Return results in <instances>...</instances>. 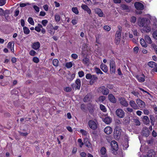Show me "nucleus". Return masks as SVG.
Masks as SVG:
<instances>
[{
	"label": "nucleus",
	"instance_id": "f257e3e1",
	"mask_svg": "<svg viewBox=\"0 0 157 157\" xmlns=\"http://www.w3.org/2000/svg\"><path fill=\"white\" fill-rule=\"evenodd\" d=\"M121 135V130L118 127H116L113 132L114 137L116 140H118L120 138Z\"/></svg>",
	"mask_w": 157,
	"mask_h": 157
},
{
	"label": "nucleus",
	"instance_id": "f03ea898",
	"mask_svg": "<svg viewBox=\"0 0 157 157\" xmlns=\"http://www.w3.org/2000/svg\"><path fill=\"white\" fill-rule=\"evenodd\" d=\"M98 91L99 93H101L104 95H107L109 93V90L104 86H101L98 88Z\"/></svg>",
	"mask_w": 157,
	"mask_h": 157
},
{
	"label": "nucleus",
	"instance_id": "7ed1b4c3",
	"mask_svg": "<svg viewBox=\"0 0 157 157\" xmlns=\"http://www.w3.org/2000/svg\"><path fill=\"white\" fill-rule=\"evenodd\" d=\"M116 66L115 62L113 60H111L110 62V71L111 74H115L116 71Z\"/></svg>",
	"mask_w": 157,
	"mask_h": 157
},
{
	"label": "nucleus",
	"instance_id": "20e7f679",
	"mask_svg": "<svg viewBox=\"0 0 157 157\" xmlns=\"http://www.w3.org/2000/svg\"><path fill=\"white\" fill-rule=\"evenodd\" d=\"M116 115L119 117L122 118L125 116L123 110L120 109H117L116 111Z\"/></svg>",
	"mask_w": 157,
	"mask_h": 157
},
{
	"label": "nucleus",
	"instance_id": "39448f33",
	"mask_svg": "<svg viewBox=\"0 0 157 157\" xmlns=\"http://www.w3.org/2000/svg\"><path fill=\"white\" fill-rule=\"evenodd\" d=\"M93 95L92 93H89L86 95L84 97L83 101L84 102H87L91 101L93 98Z\"/></svg>",
	"mask_w": 157,
	"mask_h": 157
},
{
	"label": "nucleus",
	"instance_id": "423d86ee",
	"mask_svg": "<svg viewBox=\"0 0 157 157\" xmlns=\"http://www.w3.org/2000/svg\"><path fill=\"white\" fill-rule=\"evenodd\" d=\"M94 105L91 103H89L87 105V108L90 114H92L94 113L95 109Z\"/></svg>",
	"mask_w": 157,
	"mask_h": 157
},
{
	"label": "nucleus",
	"instance_id": "0eeeda50",
	"mask_svg": "<svg viewBox=\"0 0 157 157\" xmlns=\"http://www.w3.org/2000/svg\"><path fill=\"white\" fill-rule=\"evenodd\" d=\"M89 127L93 130H95L97 128L96 123L93 120H90L88 122Z\"/></svg>",
	"mask_w": 157,
	"mask_h": 157
},
{
	"label": "nucleus",
	"instance_id": "6e6552de",
	"mask_svg": "<svg viewBox=\"0 0 157 157\" xmlns=\"http://www.w3.org/2000/svg\"><path fill=\"white\" fill-rule=\"evenodd\" d=\"M47 29L48 32L51 35H53L54 34L55 32L53 30V27L51 24H49L47 25Z\"/></svg>",
	"mask_w": 157,
	"mask_h": 157
},
{
	"label": "nucleus",
	"instance_id": "1a4fd4ad",
	"mask_svg": "<svg viewBox=\"0 0 157 157\" xmlns=\"http://www.w3.org/2000/svg\"><path fill=\"white\" fill-rule=\"evenodd\" d=\"M150 134V131L148 128L146 126L144 127L143 129L142 134L146 137H148Z\"/></svg>",
	"mask_w": 157,
	"mask_h": 157
},
{
	"label": "nucleus",
	"instance_id": "9d476101",
	"mask_svg": "<svg viewBox=\"0 0 157 157\" xmlns=\"http://www.w3.org/2000/svg\"><path fill=\"white\" fill-rule=\"evenodd\" d=\"M134 6L137 10H142L144 9L143 5L140 2H136L134 3Z\"/></svg>",
	"mask_w": 157,
	"mask_h": 157
},
{
	"label": "nucleus",
	"instance_id": "9b49d317",
	"mask_svg": "<svg viewBox=\"0 0 157 157\" xmlns=\"http://www.w3.org/2000/svg\"><path fill=\"white\" fill-rule=\"evenodd\" d=\"M111 146L113 150L115 151L118 150V146L117 143L115 141H112L111 142Z\"/></svg>",
	"mask_w": 157,
	"mask_h": 157
},
{
	"label": "nucleus",
	"instance_id": "f8f14e48",
	"mask_svg": "<svg viewBox=\"0 0 157 157\" xmlns=\"http://www.w3.org/2000/svg\"><path fill=\"white\" fill-rule=\"evenodd\" d=\"M108 98L111 102L113 103H116L117 102V99L112 94H109L108 95Z\"/></svg>",
	"mask_w": 157,
	"mask_h": 157
},
{
	"label": "nucleus",
	"instance_id": "ddd939ff",
	"mask_svg": "<svg viewBox=\"0 0 157 157\" xmlns=\"http://www.w3.org/2000/svg\"><path fill=\"white\" fill-rule=\"evenodd\" d=\"M120 103L121 105L124 107H127L128 105L127 101L123 98H121L119 100Z\"/></svg>",
	"mask_w": 157,
	"mask_h": 157
},
{
	"label": "nucleus",
	"instance_id": "4468645a",
	"mask_svg": "<svg viewBox=\"0 0 157 157\" xmlns=\"http://www.w3.org/2000/svg\"><path fill=\"white\" fill-rule=\"evenodd\" d=\"M147 21V20H146L145 18H143L141 19L138 22V25L140 27H144L145 26V23Z\"/></svg>",
	"mask_w": 157,
	"mask_h": 157
},
{
	"label": "nucleus",
	"instance_id": "2eb2a0df",
	"mask_svg": "<svg viewBox=\"0 0 157 157\" xmlns=\"http://www.w3.org/2000/svg\"><path fill=\"white\" fill-rule=\"evenodd\" d=\"M129 104L130 106L134 109H139V107L138 105L135 103L134 101L132 100L130 101Z\"/></svg>",
	"mask_w": 157,
	"mask_h": 157
},
{
	"label": "nucleus",
	"instance_id": "dca6fc26",
	"mask_svg": "<svg viewBox=\"0 0 157 157\" xmlns=\"http://www.w3.org/2000/svg\"><path fill=\"white\" fill-rule=\"evenodd\" d=\"M81 7L82 9L86 11L87 12L90 14L91 13V10L89 8L88 6L86 5L82 4Z\"/></svg>",
	"mask_w": 157,
	"mask_h": 157
},
{
	"label": "nucleus",
	"instance_id": "f3484780",
	"mask_svg": "<svg viewBox=\"0 0 157 157\" xmlns=\"http://www.w3.org/2000/svg\"><path fill=\"white\" fill-rule=\"evenodd\" d=\"M98 79V78L96 75H93L92 76V78H91L90 82V84H93L94 83L97 82Z\"/></svg>",
	"mask_w": 157,
	"mask_h": 157
},
{
	"label": "nucleus",
	"instance_id": "a211bd4d",
	"mask_svg": "<svg viewBox=\"0 0 157 157\" xmlns=\"http://www.w3.org/2000/svg\"><path fill=\"white\" fill-rule=\"evenodd\" d=\"M84 142L85 145L88 147L90 148L91 147V144L90 142L88 139L86 137L84 139Z\"/></svg>",
	"mask_w": 157,
	"mask_h": 157
},
{
	"label": "nucleus",
	"instance_id": "6ab92c4d",
	"mask_svg": "<svg viewBox=\"0 0 157 157\" xmlns=\"http://www.w3.org/2000/svg\"><path fill=\"white\" fill-rule=\"evenodd\" d=\"M112 128L109 126L106 127L104 129V132L108 135L110 134L112 132Z\"/></svg>",
	"mask_w": 157,
	"mask_h": 157
},
{
	"label": "nucleus",
	"instance_id": "aec40b11",
	"mask_svg": "<svg viewBox=\"0 0 157 157\" xmlns=\"http://www.w3.org/2000/svg\"><path fill=\"white\" fill-rule=\"evenodd\" d=\"M136 102L139 106L140 107H143L145 105V102L141 100L140 99H136Z\"/></svg>",
	"mask_w": 157,
	"mask_h": 157
},
{
	"label": "nucleus",
	"instance_id": "412c9836",
	"mask_svg": "<svg viewBox=\"0 0 157 157\" xmlns=\"http://www.w3.org/2000/svg\"><path fill=\"white\" fill-rule=\"evenodd\" d=\"M95 13L97 14L100 17L103 16V13L101 9L97 8L95 9Z\"/></svg>",
	"mask_w": 157,
	"mask_h": 157
},
{
	"label": "nucleus",
	"instance_id": "4be33fe9",
	"mask_svg": "<svg viewBox=\"0 0 157 157\" xmlns=\"http://www.w3.org/2000/svg\"><path fill=\"white\" fill-rule=\"evenodd\" d=\"M100 67L103 71L105 73L107 72L108 71V67L105 64L102 63L101 64Z\"/></svg>",
	"mask_w": 157,
	"mask_h": 157
},
{
	"label": "nucleus",
	"instance_id": "5701e85b",
	"mask_svg": "<svg viewBox=\"0 0 157 157\" xmlns=\"http://www.w3.org/2000/svg\"><path fill=\"white\" fill-rule=\"evenodd\" d=\"M40 47V44L38 42L34 43L33 45L32 48L36 50L39 48Z\"/></svg>",
	"mask_w": 157,
	"mask_h": 157
},
{
	"label": "nucleus",
	"instance_id": "b1692460",
	"mask_svg": "<svg viewBox=\"0 0 157 157\" xmlns=\"http://www.w3.org/2000/svg\"><path fill=\"white\" fill-rule=\"evenodd\" d=\"M142 121L144 124L146 125L148 124L150 122V120L148 117L147 116H144L143 119Z\"/></svg>",
	"mask_w": 157,
	"mask_h": 157
},
{
	"label": "nucleus",
	"instance_id": "393cba45",
	"mask_svg": "<svg viewBox=\"0 0 157 157\" xmlns=\"http://www.w3.org/2000/svg\"><path fill=\"white\" fill-rule=\"evenodd\" d=\"M75 84H76V88L77 89L79 90L81 87V81L80 79H78L75 81Z\"/></svg>",
	"mask_w": 157,
	"mask_h": 157
},
{
	"label": "nucleus",
	"instance_id": "a878e982",
	"mask_svg": "<svg viewBox=\"0 0 157 157\" xmlns=\"http://www.w3.org/2000/svg\"><path fill=\"white\" fill-rule=\"evenodd\" d=\"M112 119L109 117H105L103 120L104 121L106 124H109L111 123Z\"/></svg>",
	"mask_w": 157,
	"mask_h": 157
},
{
	"label": "nucleus",
	"instance_id": "bb28decb",
	"mask_svg": "<svg viewBox=\"0 0 157 157\" xmlns=\"http://www.w3.org/2000/svg\"><path fill=\"white\" fill-rule=\"evenodd\" d=\"M121 7L122 10H126V12H129L130 11V10L128 7L126 5L123 4L121 5Z\"/></svg>",
	"mask_w": 157,
	"mask_h": 157
},
{
	"label": "nucleus",
	"instance_id": "cd10ccee",
	"mask_svg": "<svg viewBox=\"0 0 157 157\" xmlns=\"http://www.w3.org/2000/svg\"><path fill=\"white\" fill-rule=\"evenodd\" d=\"M119 29L117 31L116 35L115 37H121V29L120 27H118Z\"/></svg>",
	"mask_w": 157,
	"mask_h": 157
},
{
	"label": "nucleus",
	"instance_id": "c85d7f7f",
	"mask_svg": "<svg viewBox=\"0 0 157 157\" xmlns=\"http://www.w3.org/2000/svg\"><path fill=\"white\" fill-rule=\"evenodd\" d=\"M156 64L155 62L153 61L149 62L148 63V65L150 67L154 68L155 67Z\"/></svg>",
	"mask_w": 157,
	"mask_h": 157
},
{
	"label": "nucleus",
	"instance_id": "c756f323",
	"mask_svg": "<svg viewBox=\"0 0 157 157\" xmlns=\"http://www.w3.org/2000/svg\"><path fill=\"white\" fill-rule=\"evenodd\" d=\"M23 30L25 34H28L30 32V30L27 27H23Z\"/></svg>",
	"mask_w": 157,
	"mask_h": 157
},
{
	"label": "nucleus",
	"instance_id": "7c9ffc66",
	"mask_svg": "<svg viewBox=\"0 0 157 157\" xmlns=\"http://www.w3.org/2000/svg\"><path fill=\"white\" fill-rule=\"evenodd\" d=\"M145 39L147 42L148 44H151L152 41L150 37L148 36H146L145 37Z\"/></svg>",
	"mask_w": 157,
	"mask_h": 157
},
{
	"label": "nucleus",
	"instance_id": "2f4dec72",
	"mask_svg": "<svg viewBox=\"0 0 157 157\" xmlns=\"http://www.w3.org/2000/svg\"><path fill=\"white\" fill-rule=\"evenodd\" d=\"M150 119L151 121V124L152 125L154 126L155 124V117L153 116L152 115H150Z\"/></svg>",
	"mask_w": 157,
	"mask_h": 157
},
{
	"label": "nucleus",
	"instance_id": "473e14b6",
	"mask_svg": "<svg viewBox=\"0 0 157 157\" xmlns=\"http://www.w3.org/2000/svg\"><path fill=\"white\" fill-rule=\"evenodd\" d=\"M143 30L144 31H145L147 33L150 31L151 30V28L149 26L145 25L143 27Z\"/></svg>",
	"mask_w": 157,
	"mask_h": 157
},
{
	"label": "nucleus",
	"instance_id": "72a5a7b5",
	"mask_svg": "<svg viewBox=\"0 0 157 157\" xmlns=\"http://www.w3.org/2000/svg\"><path fill=\"white\" fill-rule=\"evenodd\" d=\"M140 42L141 45L144 47H147V45L146 44V42L144 39H141L140 40Z\"/></svg>",
	"mask_w": 157,
	"mask_h": 157
},
{
	"label": "nucleus",
	"instance_id": "f704fd0d",
	"mask_svg": "<svg viewBox=\"0 0 157 157\" xmlns=\"http://www.w3.org/2000/svg\"><path fill=\"white\" fill-rule=\"evenodd\" d=\"M144 77V75H143V77L138 76L137 78L139 82H144L145 81Z\"/></svg>",
	"mask_w": 157,
	"mask_h": 157
},
{
	"label": "nucleus",
	"instance_id": "c9c22d12",
	"mask_svg": "<svg viewBox=\"0 0 157 157\" xmlns=\"http://www.w3.org/2000/svg\"><path fill=\"white\" fill-rule=\"evenodd\" d=\"M136 18L134 16L131 17L130 18V21L131 23L134 24L136 22Z\"/></svg>",
	"mask_w": 157,
	"mask_h": 157
},
{
	"label": "nucleus",
	"instance_id": "e433bc0d",
	"mask_svg": "<svg viewBox=\"0 0 157 157\" xmlns=\"http://www.w3.org/2000/svg\"><path fill=\"white\" fill-rule=\"evenodd\" d=\"M106 97L104 96H100L98 99V101L100 102H103L105 99Z\"/></svg>",
	"mask_w": 157,
	"mask_h": 157
},
{
	"label": "nucleus",
	"instance_id": "4c0bfd02",
	"mask_svg": "<svg viewBox=\"0 0 157 157\" xmlns=\"http://www.w3.org/2000/svg\"><path fill=\"white\" fill-rule=\"evenodd\" d=\"M100 152L102 155H105L106 153V149L104 147H101Z\"/></svg>",
	"mask_w": 157,
	"mask_h": 157
},
{
	"label": "nucleus",
	"instance_id": "58836bf2",
	"mask_svg": "<svg viewBox=\"0 0 157 157\" xmlns=\"http://www.w3.org/2000/svg\"><path fill=\"white\" fill-rule=\"evenodd\" d=\"M52 63L53 65L56 67H57L58 66L59 61L57 59H54L53 60Z\"/></svg>",
	"mask_w": 157,
	"mask_h": 157
},
{
	"label": "nucleus",
	"instance_id": "ea45409f",
	"mask_svg": "<svg viewBox=\"0 0 157 157\" xmlns=\"http://www.w3.org/2000/svg\"><path fill=\"white\" fill-rule=\"evenodd\" d=\"M94 70L97 74H100L102 75L103 74V72L101 71L100 69L98 67H95Z\"/></svg>",
	"mask_w": 157,
	"mask_h": 157
},
{
	"label": "nucleus",
	"instance_id": "a19ab883",
	"mask_svg": "<svg viewBox=\"0 0 157 157\" xmlns=\"http://www.w3.org/2000/svg\"><path fill=\"white\" fill-rule=\"evenodd\" d=\"M100 108L101 110L104 112H105L106 111V109L104 105L102 104H101L100 105Z\"/></svg>",
	"mask_w": 157,
	"mask_h": 157
},
{
	"label": "nucleus",
	"instance_id": "79ce46f5",
	"mask_svg": "<svg viewBox=\"0 0 157 157\" xmlns=\"http://www.w3.org/2000/svg\"><path fill=\"white\" fill-rule=\"evenodd\" d=\"M121 37H115V43L116 45H117L119 44L121 40Z\"/></svg>",
	"mask_w": 157,
	"mask_h": 157
},
{
	"label": "nucleus",
	"instance_id": "37998d69",
	"mask_svg": "<svg viewBox=\"0 0 157 157\" xmlns=\"http://www.w3.org/2000/svg\"><path fill=\"white\" fill-rule=\"evenodd\" d=\"M72 11L76 14H78V13L79 12L77 7H73L72 8Z\"/></svg>",
	"mask_w": 157,
	"mask_h": 157
},
{
	"label": "nucleus",
	"instance_id": "c03bdc74",
	"mask_svg": "<svg viewBox=\"0 0 157 157\" xmlns=\"http://www.w3.org/2000/svg\"><path fill=\"white\" fill-rule=\"evenodd\" d=\"M28 21L29 22V23L31 25H34V21L33 20V19L32 17H29L28 19Z\"/></svg>",
	"mask_w": 157,
	"mask_h": 157
},
{
	"label": "nucleus",
	"instance_id": "a18cd8bd",
	"mask_svg": "<svg viewBox=\"0 0 157 157\" xmlns=\"http://www.w3.org/2000/svg\"><path fill=\"white\" fill-rule=\"evenodd\" d=\"M55 19L56 22H58L60 20V17L59 15L56 14L55 16Z\"/></svg>",
	"mask_w": 157,
	"mask_h": 157
},
{
	"label": "nucleus",
	"instance_id": "49530a36",
	"mask_svg": "<svg viewBox=\"0 0 157 157\" xmlns=\"http://www.w3.org/2000/svg\"><path fill=\"white\" fill-rule=\"evenodd\" d=\"M89 61V59L87 58H85L83 59L82 62L84 64H86L88 63Z\"/></svg>",
	"mask_w": 157,
	"mask_h": 157
},
{
	"label": "nucleus",
	"instance_id": "de8ad7c7",
	"mask_svg": "<svg viewBox=\"0 0 157 157\" xmlns=\"http://www.w3.org/2000/svg\"><path fill=\"white\" fill-rule=\"evenodd\" d=\"M153 151L152 150H149L148 151V154H147V155H145L144 156V157H150L151 156L152 157V155L151 154L150 155V153H153Z\"/></svg>",
	"mask_w": 157,
	"mask_h": 157
},
{
	"label": "nucleus",
	"instance_id": "09e8293b",
	"mask_svg": "<svg viewBox=\"0 0 157 157\" xmlns=\"http://www.w3.org/2000/svg\"><path fill=\"white\" fill-rule=\"evenodd\" d=\"M79 77L80 78L84 76V72L83 71H79L78 73Z\"/></svg>",
	"mask_w": 157,
	"mask_h": 157
},
{
	"label": "nucleus",
	"instance_id": "8fccbe9b",
	"mask_svg": "<svg viewBox=\"0 0 157 157\" xmlns=\"http://www.w3.org/2000/svg\"><path fill=\"white\" fill-rule=\"evenodd\" d=\"M80 132L82 135H84L85 136H86L88 134L87 132L86 131L83 129H81Z\"/></svg>",
	"mask_w": 157,
	"mask_h": 157
},
{
	"label": "nucleus",
	"instance_id": "3c124183",
	"mask_svg": "<svg viewBox=\"0 0 157 157\" xmlns=\"http://www.w3.org/2000/svg\"><path fill=\"white\" fill-rule=\"evenodd\" d=\"M72 66V63L70 62L69 63H67L66 64V66L68 68H70Z\"/></svg>",
	"mask_w": 157,
	"mask_h": 157
},
{
	"label": "nucleus",
	"instance_id": "603ef678",
	"mask_svg": "<svg viewBox=\"0 0 157 157\" xmlns=\"http://www.w3.org/2000/svg\"><path fill=\"white\" fill-rule=\"evenodd\" d=\"M64 90L67 92H70L72 90V89L71 87H66L64 89Z\"/></svg>",
	"mask_w": 157,
	"mask_h": 157
},
{
	"label": "nucleus",
	"instance_id": "864d4df0",
	"mask_svg": "<svg viewBox=\"0 0 157 157\" xmlns=\"http://www.w3.org/2000/svg\"><path fill=\"white\" fill-rule=\"evenodd\" d=\"M152 36L154 38L157 40V30L154 31L153 33Z\"/></svg>",
	"mask_w": 157,
	"mask_h": 157
},
{
	"label": "nucleus",
	"instance_id": "5fc2aeb1",
	"mask_svg": "<svg viewBox=\"0 0 157 157\" xmlns=\"http://www.w3.org/2000/svg\"><path fill=\"white\" fill-rule=\"evenodd\" d=\"M96 37V43L99 44V39L100 37V36L99 35H97L95 36Z\"/></svg>",
	"mask_w": 157,
	"mask_h": 157
},
{
	"label": "nucleus",
	"instance_id": "6e6d98bb",
	"mask_svg": "<svg viewBox=\"0 0 157 157\" xmlns=\"http://www.w3.org/2000/svg\"><path fill=\"white\" fill-rule=\"evenodd\" d=\"M33 61L34 63H37L39 62V60L37 57H35L33 58Z\"/></svg>",
	"mask_w": 157,
	"mask_h": 157
},
{
	"label": "nucleus",
	"instance_id": "4d7b16f0",
	"mask_svg": "<svg viewBox=\"0 0 157 157\" xmlns=\"http://www.w3.org/2000/svg\"><path fill=\"white\" fill-rule=\"evenodd\" d=\"M92 75L90 74H87L86 75V78L87 79H90Z\"/></svg>",
	"mask_w": 157,
	"mask_h": 157
},
{
	"label": "nucleus",
	"instance_id": "13d9d810",
	"mask_svg": "<svg viewBox=\"0 0 157 157\" xmlns=\"http://www.w3.org/2000/svg\"><path fill=\"white\" fill-rule=\"evenodd\" d=\"M29 54L32 56H34L36 54V52L33 50H31L29 52Z\"/></svg>",
	"mask_w": 157,
	"mask_h": 157
},
{
	"label": "nucleus",
	"instance_id": "bf43d9fd",
	"mask_svg": "<svg viewBox=\"0 0 157 157\" xmlns=\"http://www.w3.org/2000/svg\"><path fill=\"white\" fill-rule=\"evenodd\" d=\"M48 22V21L47 20H43L42 21V24L44 26H46Z\"/></svg>",
	"mask_w": 157,
	"mask_h": 157
},
{
	"label": "nucleus",
	"instance_id": "052dcab7",
	"mask_svg": "<svg viewBox=\"0 0 157 157\" xmlns=\"http://www.w3.org/2000/svg\"><path fill=\"white\" fill-rule=\"evenodd\" d=\"M12 43L11 42H9L7 44V47L9 49L13 48V47H12Z\"/></svg>",
	"mask_w": 157,
	"mask_h": 157
},
{
	"label": "nucleus",
	"instance_id": "680f3d73",
	"mask_svg": "<svg viewBox=\"0 0 157 157\" xmlns=\"http://www.w3.org/2000/svg\"><path fill=\"white\" fill-rule=\"evenodd\" d=\"M104 29L107 31H109L110 29V27L108 25H105L104 27Z\"/></svg>",
	"mask_w": 157,
	"mask_h": 157
},
{
	"label": "nucleus",
	"instance_id": "e2e57ef3",
	"mask_svg": "<svg viewBox=\"0 0 157 157\" xmlns=\"http://www.w3.org/2000/svg\"><path fill=\"white\" fill-rule=\"evenodd\" d=\"M19 132L20 135L22 136H26L28 134V133L27 132L23 133V132Z\"/></svg>",
	"mask_w": 157,
	"mask_h": 157
},
{
	"label": "nucleus",
	"instance_id": "0e129e2a",
	"mask_svg": "<svg viewBox=\"0 0 157 157\" xmlns=\"http://www.w3.org/2000/svg\"><path fill=\"white\" fill-rule=\"evenodd\" d=\"M33 8L37 12H39V11L40 8L37 6L34 5L33 6Z\"/></svg>",
	"mask_w": 157,
	"mask_h": 157
},
{
	"label": "nucleus",
	"instance_id": "69168bd1",
	"mask_svg": "<svg viewBox=\"0 0 157 157\" xmlns=\"http://www.w3.org/2000/svg\"><path fill=\"white\" fill-rule=\"evenodd\" d=\"M134 52L135 54H137L139 50V48L138 47H136L133 48Z\"/></svg>",
	"mask_w": 157,
	"mask_h": 157
},
{
	"label": "nucleus",
	"instance_id": "338daca9",
	"mask_svg": "<svg viewBox=\"0 0 157 157\" xmlns=\"http://www.w3.org/2000/svg\"><path fill=\"white\" fill-rule=\"evenodd\" d=\"M125 111L126 112H128L131 113L133 112V109L132 108L128 107L126 108V110Z\"/></svg>",
	"mask_w": 157,
	"mask_h": 157
},
{
	"label": "nucleus",
	"instance_id": "774afa93",
	"mask_svg": "<svg viewBox=\"0 0 157 157\" xmlns=\"http://www.w3.org/2000/svg\"><path fill=\"white\" fill-rule=\"evenodd\" d=\"M71 57L74 59H76L78 58V55L75 54H72L71 55Z\"/></svg>",
	"mask_w": 157,
	"mask_h": 157
}]
</instances>
